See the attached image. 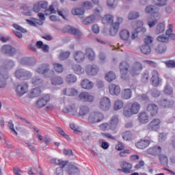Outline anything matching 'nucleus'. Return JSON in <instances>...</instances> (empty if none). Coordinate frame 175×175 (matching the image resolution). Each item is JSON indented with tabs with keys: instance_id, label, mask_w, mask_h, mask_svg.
Instances as JSON below:
<instances>
[{
	"instance_id": "f3484780",
	"label": "nucleus",
	"mask_w": 175,
	"mask_h": 175,
	"mask_svg": "<svg viewBox=\"0 0 175 175\" xmlns=\"http://www.w3.org/2000/svg\"><path fill=\"white\" fill-rule=\"evenodd\" d=\"M16 92L19 96H23L28 92V84L25 83H20L16 86Z\"/></svg>"
},
{
	"instance_id": "f257e3e1",
	"label": "nucleus",
	"mask_w": 175,
	"mask_h": 175,
	"mask_svg": "<svg viewBox=\"0 0 175 175\" xmlns=\"http://www.w3.org/2000/svg\"><path fill=\"white\" fill-rule=\"evenodd\" d=\"M101 19L103 24H111L109 29L111 36H116V35H117V32H118V29H120V24L124 21L122 18L118 17V22L113 23L114 21V16L111 14H107Z\"/></svg>"
},
{
	"instance_id": "cd10ccee",
	"label": "nucleus",
	"mask_w": 175,
	"mask_h": 175,
	"mask_svg": "<svg viewBox=\"0 0 175 175\" xmlns=\"http://www.w3.org/2000/svg\"><path fill=\"white\" fill-rule=\"evenodd\" d=\"M73 57L76 62H83L85 59V54L81 51H77L74 52Z\"/></svg>"
},
{
	"instance_id": "2f4dec72",
	"label": "nucleus",
	"mask_w": 175,
	"mask_h": 175,
	"mask_svg": "<svg viewBox=\"0 0 175 175\" xmlns=\"http://www.w3.org/2000/svg\"><path fill=\"white\" fill-rule=\"evenodd\" d=\"M81 87L84 90H91L94 87V83L88 79H83L81 83Z\"/></svg>"
},
{
	"instance_id": "37998d69",
	"label": "nucleus",
	"mask_w": 175,
	"mask_h": 175,
	"mask_svg": "<svg viewBox=\"0 0 175 175\" xmlns=\"http://www.w3.org/2000/svg\"><path fill=\"white\" fill-rule=\"evenodd\" d=\"M72 69L76 75H83L84 73V68L79 64H74Z\"/></svg>"
},
{
	"instance_id": "9b49d317",
	"label": "nucleus",
	"mask_w": 175,
	"mask_h": 175,
	"mask_svg": "<svg viewBox=\"0 0 175 175\" xmlns=\"http://www.w3.org/2000/svg\"><path fill=\"white\" fill-rule=\"evenodd\" d=\"M142 70H143V65L140 62H136L130 70L129 73L132 76H137V75H140Z\"/></svg>"
},
{
	"instance_id": "6e6d98bb",
	"label": "nucleus",
	"mask_w": 175,
	"mask_h": 175,
	"mask_svg": "<svg viewBox=\"0 0 175 175\" xmlns=\"http://www.w3.org/2000/svg\"><path fill=\"white\" fill-rule=\"evenodd\" d=\"M140 14L139 12L135 11H132L129 14L128 18L129 20H136V18H139Z\"/></svg>"
},
{
	"instance_id": "a211bd4d",
	"label": "nucleus",
	"mask_w": 175,
	"mask_h": 175,
	"mask_svg": "<svg viewBox=\"0 0 175 175\" xmlns=\"http://www.w3.org/2000/svg\"><path fill=\"white\" fill-rule=\"evenodd\" d=\"M1 51L4 54H8L10 57H13L16 55V49L10 44H5L1 47Z\"/></svg>"
},
{
	"instance_id": "c85d7f7f",
	"label": "nucleus",
	"mask_w": 175,
	"mask_h": 175,
	"mask_svg": "<svg viewBox=\"0 0 175 175\" xmlns=\"http://www.w3.org/2000/svg\"><path fill=\"white\" fill-rule=\"evenodd\" d=\"M109 91L111 95H120L121 94V88L120 86L116 85V84H110L109 86Z\"/></svg>"
},
{
	"instance_id": "4c0bfd02",
	"label": "nucleus",
	"mask_w": 175,
	"mask_h": 175,
	"mask_svg": "<svg viewBox=\"0 0 175 175\" xmlns=\"http://www.w3.org/2000/svg\"><path fill=\"white\" fill-rule=\"evenodd\" d=\"M167 28L168 29H167L165 34L167 36H168V39L175 40V34L173 33V25H168Z\"/></svg>"
},
{
	"instance_id": "58836bf2",
	"label": "nucleus",
	"mask_w": 175,
	"mask_h": 175,
	"mask_svg": "<svg viewBox=\"0 0 175 175\" xmlns=\"http://www.w3.org/2000/svg\"><path fill=\"white\" fill-rule=\"evenodd\" d=\"M141 81L144 84H147L150 81V72L144 71L141 76Z\"/></svg>"
},
{
	"instance_id": "864d4df0",
	"label": "nucleus",
	"mask_w": 175,
	"mask_h": 175,
	"mask_svg": "<svg viewBox=\"0 0 175 175\" xmlns=\"http://www.w3.org/2000/svg\"><path fill=\"white\" fill-rule=\"evenodd\" d=\"M165 23H159L156 28V33L159 35V33H163L165 32Z\"/></svg>"
},
{
	"instance_id": "e433bc0d",
	"label": "nucleus",
	"mask_w": 175,
	"mask_h": 175,
	"mask_svg": "<svg viewBox=\"0 0 175 175\" xmlns=\"http://www.w3.org/2000/svg\"><path fill=\"white\" fill-rule=\"evenodd\" d=\"M121 96L123 99H131L132 98V90L124 89L121 92Z\"/></svg>"
},
{
	"instance_id": "20e7f679",
	"label": "nucleus",
	"mask_w": 175,
	"mask_h": 175,
	"mask_svg": "<svg viewBox=\"0 0 175 175\" xmlns=\"http://www.w3.org/2000/svg\"><path fill=\"white\" fill-rule=\"evenodd\" d=\"M140 104L137 102L129 103L124 108L123 114L124 117H132L140 111Z\"/></svg>"
},
{
	"instance_id": "423d86ee",
	"label": "nucleus",
	"mask_w": 175,
	"mask_h": 175,
	"mask_svg": "<svg viewBox=\"0 0 175 175\" xmlns=\"http://www.w3.org/2000/svg\"><path fill=\"white\" fill-rule=\"evenodd\" d=\"M103 120H105V116L98 111H92L88 117V121L90 124H98V122H102Z\"/></svg>"
},
{
	"instance_id": "052dcab7",
	"label": "nucleus",
	"mask_w": 175,
	"mask_h": 175,
	"mask_svg": "<svg viewBox=\"0 0 175 175\" xmlns=\"http://www.w3.org/2000/svg\"><path fill=\"white\" fill-rule=\"evenodd\" d=\"M57 13L59 16H61V17H62V18L64 20H66V17H67L68 14H69V12L66 9H64L62 11L57 10Z\"/></svg>"
},
{
	"instance_id": "680f3d73",
	"label": "nucleus",
	"mask_w": 175,
	"mask_h": 175,
	"mask_svg": "<svg viewBox=\"0 0 175 175\" xmlns=\"http://www.w3.org/2000/svg\"><path fill=\"white\" fill-rule=\"evenodd\" d=\"M122 139L126 141L132 140V133L130 131H126L122 133Z\"/></svg>"
},
{
	"instance_id": "ddd939ff",
	"label": "nucleus",
	"mask_w": 175,
	"mask_h": 175,
	"mask_svg": "<svg viewBox=\"0 0 175 175\" xmlns=\"http://www.w3.org/2000/svg\"><path fill=\"white\" fill-rule=\"evenodd\" d=\"M136 26L137 29L135 30V32L132 33L131 39H136V37L137 36V34L139 32H146L147 31V29L146 27H143V21H138L136 22Z\"/></svg>"
},
{
	"instance_id": "a19ab883",
	"label": "nucleus",
	"mask_w": 175,
	"mask_h": 175,
	"mask_svg": "<svg viewBox=\"0 0 175 175\" xmlns=\"http://www.w3.org/2000/svg\"><path fill=\"white\" fill-rule=\"evenodd\" d=\"M66 81L68 84H73L77 81V77L73 74L68 75L66 77Z\"/></svg>"
},
{
	"instance_id": "69168bd1",
	"label": "nucleus",
	"mask_w": 175,
	"mask_h": 175,
	"mask_svg": "<svg viewBox=\"0 0 175 175\" xmlns=\"http://www.w3.org/2000/svg\"><path fill=\"white\" fill-rule=\"evenodd\" d=\"M70 129L74 131L75 133H77L78 135H81L82 133L80 131V130H79V127H77L75 124H70Z\"/></svg>"
},
{
	"instance_id": "dca6fc26",
	"label": "nucleus",
	"mask_w": 175,
	"mask_h": 175,
	"mask_svg": "<svg viewBox=\"0 0 175 175\" xmlns=\"http://www.w3.org/2000/svg\"><path fill=\"white\" fill-rule=\"evenodd\" d=\"M121 169H118V172L125 173V174H129L132 172V164L126 161H122L120 164Z\"/></svg>"
},
{
	"instance_id": "7ed1b4c3",
	"label": "nucleus",
	"mask_w": 175,
	"mask_h": 175,
	"mask_svg": "<svg viewBox=\"0 0 175 175\" xmlns=\"http://www.w3.org/2000/svg\"><path fill=\"white\" fill-rule=\"evenodd\" d=\"M14 66V62L9 61L3 66L0 67V88H5L6 87V80L9 79L8 70L12 69Z\"/></svg>"
},
{
	"instance_id": "49530a36",
	"label": "nucleus",
	"mask_w": 175,
	"mask_h": 175,
	"mask_svg": "<svg viewBox=\"0 0 175 175\" xmlns=\"http://www.w3.org/2000/svg\"><path fill=\"white\" fill-rule=\"evenodd\" d=\"M116 74L113 72V71H109L108 73L105 75V80L108 83H111V81H113V80H116Z\"/></svg>"
},
{
	"instance_id": "c03bdc74",
	"label": "nucleus",
	"mask_w": 175,
	"mask_h": 175,
	"mask_svg": "<svg viewBox=\"0 0 175 175\" xmlns=\"http://www.w3.org/2000/svg\"><path fill=\"white\" fill-rule=\"evenodd\" d=\"M51 83L53 85H61L64 84V79L61 77H55L51 79Z\"/></svg>"
},
{
	"instance_id": "bf43d9fd",
	"label": "nucleus",
	"mask_w": 175,
	"mask_h": 175,
	"mask_svg": "<svg viewBox=\"0 0 175 175\" xmlns=\"http://www.w3.org/2000/svg\"><path fill=\"white\" fill-rule=\"evenodd\" d=\"M159 159L163 165H167L169 160L167 159V157L165 154L159 155Z\"/></svg>"
},
{
	"instance_id": "13d9d810",
	"label": "nucleus",
	"mask_w": 175,
	"mask_h": 175,
	"mask_svg": "<svg viewBox=\"0 0 175 175\" xmlns=\"http://www.w3.org/2000/svg\"><path fill=\"white\" fill-rule=\"evenodd\" d=\"M57 11L54 9V6L50 5L48 9L44 10V14L46 16H50V14H54L56 13Z\"/></svg>"
},
{
	"instance_id": "b1692460",
	"label": "nucleus",
	"mask_w": 175,
	"mask_h": 175,
	"mask_svg": "<svg viewBox=\"0 0 175 175\" xmlns=\"http://www.w3.org/2000/svg\"><path fill=\"white\" fill-rule=\"evenodd\" d=\"M146 110L151 117H157L158 116V105L155 104H149Z\"/></svg>"
},
{
	"instance_id": "39448f33",
	"label": "nucleus",
	"mask_w": 175,
	"mask_h": 175,
	"mask_svg": "<svg viewBox=\"0 0 175 175\" xmlns=\"http://www.w3.org/2000/svg\"><path fill=\"white\" fill-rule=\"evenodd\" d=\"M118 122H120L118 116H114L111 118L109 123H102L98 126L100 130L103 131V132H106V131H116V129H117Z\"/></svg>"
},
{
	"instance_id": "8fccbe9b",
	"label": "nucleus",
	"mask_w": 175,
	"mask_h": 175,
	"mask_svg": "<svg viewBox=\"0 0 175 175\" xmlns=\"http://www.w3.org/2000/svg\"><path fill=\"white\" fill-rule=\"evenodd\" d=\"M174 102L173 101H169L167 100H163L161 101H160V106H161V107H172V106H173L174 105Z\"/></svg>"
},
{
	"instance_id": "e2e57ef3",
	"label": "nucleus",
	"mask_w": 175,
	"mask_h": 175,
	"mask_svg": "<svg viewBox=\"0 0 175 175\" xmlns=\"http://www.w3.org/2000/svg\"><path fill=\"white\" fill-rule=\"evenodd\" d=\"M32 59L30 57H25L21 59V64H22V65H32Z\"/></svg>"
},
{
	"instance_id": "de8ad7c7",
	"label": "nucleus",
	"mask_w": 175,
	"mask_h": 175,
	"mask_svg": "<svg viewBox=\"0 0 175 175\" xmlns=\"http://www.w3.org/2000/svg\"><path fill=\"white\" fill-rule=\"evenodd\" d=\"M156 51L158 54H163V53H166V46L163 44H159L155 49Z\"/></svg>"
},
{
	"instance_id": "9d476101",
	"label": "nucleus",
	"mask_w": 175,
	"mask_h": 175,
	"mask_svg": "<svg viewBox=\"0 0 175 175\" xmlns=\"http://www.w3.org/2000/svg\"><path fill=\"white\" fill-rule=\"evenodd\" d=\"M85 72L88 76H95L99 72V67L95 64H89L85 66Z\"/></svg>"
},
{
	"instance_id": "1a4fd4ad",
	"label": "nucleus",
	"mask_w": 175,
	"mask_h": 175,
	"mask_svg": "<svg viewBox=\"0 0 175 175\" xmlns=\"http://www.w3.org/2000/svg\"><path fill=\"white\" fill-rule=\"evenodd\" d=\"M15 76L19 80H29L32 77V74L29 71H25L23 69H18L15 71Z\"/></svg>"
},
{
	"instance_id": "774afa93",
	"label": "nucleus",
	"mask_w": 175,
	"mask_h": 175,
	"mask_svg": "<svg viewBox=\"0 0 175 175\" xmlns=\"http://www.w3.org/2000/svg\"><path fill=\"white\" fill-rule=\"evenodd\" d=\"M165 64L167 68H175V62L173 60L165 62Z\"/></svg>"
},
{
	"instance_id": "f03ea898",
	"label": "nucleus",
	"mask_w": 175,
	"mask_h": 175,
	"mask_svg": "<svg viewBox=\"0 0 175 175\" xmlns=\"http://www.w3.org/2000/svg\"><path fill=\"white\" fill-rule=\"evenodd\" d=\"M159 11V9L155 6L148 5L146 7L145 10L146 13L152 14V16L147 20V24L150 28L155 27L158 23V20L161 18V14L158 12Z\"/></svg>"
},
{
	"instance_id": "2eb2a0df",
	"label": "nucleus",
	"mask_w": 175,
	"mask_h": 175,
	"mask_svg": "<svg viewBox=\"0 0 175 175\" xmlns=\"http://www.w3.org/2000/svg\"><path fill=\"white\" fill-rule=\"evenodd\" d=\"M63 111L64 113H66L68 114H70V116L76 117V115L77 114V107H76V104H70L63 109Z\"/></svg>"
},
{
	"instance_id": "6e6552de",
	"label": "nucleus",
	"mask_w": 175,
	"mask_h": 175,
	"mask_svg": "<svg viewBox=\"0 0 175 175\" xmlns=\"http://www.w3.org/2000/svg\"><path fill=\"white\" fill-rule=\"evenodd\" d=\"M119 69L122 79H128L129 77V75H128L129 72V64L128 62L125 61L122 62L119 65Z\"/></svg>"
},
{
	"instance_id": "4d7b16f0",
	"label": "nucleus",
	"mask_w": 175,
	"mask_h": 175,
	"mask_svg": "<svg viewBox=\"0 0 175 175\" xmlns=\"http://www.w3.org/2000/svg\"><path fill=\"white\" fill-rule=\"evenodd\" d=\"M70 57V52L65 51L62 52L59 56V58L61 61H65V59H68V57Z\"/></svg>"
},
{
	"instance_id": "a878e982",
	"label": "nucleus",
	"mask_w": 175,
	"mask_h": 175,
	"mask_svg": "<svg viewBox=\"0 0 175 175\" xmlns=\"http://www.w3.org/2000/svg\"><path fill=\"white\" fill-rule=\"evenodd\" d=\"M79 99L81 100H83V102H94V96L91 95L90 93L87 92H83L81 93L79 96Z\"/></svg>"
},
{
	"instance_id": "5fc2aeb1",
	"label": "nucleus",
	"mask_w": 175,
	"mask_h": 175,
	"mask_svg": "<svg viewBox=\"0 0 175 175\" xmlns=\"http://www.w3.org/2000/svg\"><path fill=\"white\" fill-rule=\"evenodd\" d=\"M53 69L55 72H57V73H62V72H64V66L59 63L53 64Z\"/></svg>"
},
{
	"instance_id": "09e8293b",
	"label": "nucleus",
	"mask_w": 175,
	"mask_h": 175,
	"mask_svg": "<svg viewBox=\"0 0 175 175\" xmlns=\"http://www.w3.org/2000/svg\"><path fill=\"white\" fill-rule=\"evenodd\" d=\"M85 13V11L82 8H74L72 10V14L74 16H83Z\"/></svg>"
},
{
	"instance_id": "3c124183",
	"label": "nucleus",
	"mask_w": 175,
	"mask_h": 175,
	"mask_svg": "<svg viewBox=\"0 0 175 175\" xmlns=\"http://www.w3.org/2000/svg\"><path fill=\"white\" fill-rule=\"evenodd\" d=\"M96 17L94 15H92L86 18H85L83 21V24H84V25H88V24H92V23H94L96 20Z\"/></svg>"
},
{
	"instance_id": "338daca9",
	"label": "nucleus",
	"mask_w": 175,
	"mask_h": 175,
	"mask_svg": "<svg viewBox=\"0 0 175 175\" xmlns=\"http://www.w3.org/2000/svg\"><path fill=\"white\" fill-rule=\"evenodd\" d=\"M118 1L117 0H108L107 5L109 8H115L117 6Z\"/></svg>"
},
{
	"instance_id": "7c9ffc66",
	"label": "nucleus",
	"mask_w": 175,
	"mask_h": 175,
	"mask_svg": "<svg viewBox=\"0 0 175 175\" xmlns=\"http://www.w3.org/2000/svg\"><path fill=\"white\" fill-rule=\"evenodd\" d=\"M63 94L66 96H76L79 92L75 88H66L63 90Z\"/></svg>"
},
{
	"instance_id": "a18cd8bd",
	"label": "nucleus",
	"mask_w": 175,
	"mask_h": 175,
	"mask_svg": "<svg viewBox=\"0 0 175 175\" xmlns=\"http://www.w3.org/2000/svg\"><path fill=\"white\" fill-rule=\"evenodd\" d=\"M31 83L36 87H42V85H43V79L36 77L32 79Z\"/></svg>"
},
{
	"instance_id": "ea45409f",
	"label": "nucleus",
	"mask_w": 175,
	"mask_h": 175,
	"mask_svg": "<svg viewBox=\"0 0 175 175\" xmlns=\"http://www.w3.org/2000/svg\"><path fill=\"white\" fill-rule=\"evenodd\" d=\"M85 55L90 61H94L95 59V52H94L92 49L88 48L85 51Z\"/></svg>"
},
{
	"instance_id": "0eeeda50",
	"label": "nucleus",
	"mask_w": 175,
	"mask_h": 175,
	"mask_svg": "<svg viewBox=\"0 0 175 175\" xmlns=\"http://www.w3.org/2000/svg\"><path fill=\"white\" fill-rule=\"evenodd\" d=\"M144 44L141 46V51L142 54L148 55L150 53H151V46L150 44L154 42V40L152 39V37L148 36L144 39Z\"/></svg>"
},
{
	"instance_id": "603ef678",
	"label": "nucleus",
	"mask_w": 175,
	"mask_h": 175,
	"mask_svg": "<svg viewBox=\"0 0 175 175\" xmlns=\"http://www.w3.org/2000/svg\"><path fill=\"white\" fill-rule=\"evenodd\" d=\"M124 107V102L121 100H117L115 101L113 109L114 110H120V109H122Z\"/></svg>"
},
{
	"instance_id": "f8f14e48",
	"label": "nucleus",
	"mask_w": 175,
	"mask_h": 175,
	"mask_svg": "<svg viewBox=\"0 0 175 175\" xmlns=\"http://www.w3.org/2000/svg\"><path fill=\"white\" fill-rule=\"evenodd\" d=\"M111 107V103L110 102V98L107 97H103L100 100L99 109L100 110H109Z\"/></svg>"
},
{
	"instance_id": "aec40b11",
	"label": "nucleus",
	"mask_w": 175,
	"mask_h": 175,
	"mask_svg": "<svg viewBox=\"0 0 175 175\" xmlns=\"http://www.w3.org/2000/svg\"><path fill=\"white\" fill-rule=\"evenodd\" d=\"M146 152L149 155H153L154 157H157V155H159V154L162 152V148L160 146L156 145L149 148L146 150Z\"/></svg>"
},
{
	"instance_id": "5701e85b",
	"label": "nucleus",
	"mask_w": 175,
	"mask_h": 175,
	"mask_svg": "<svg viewBox=\"0 0 175 175\" xmlns=\"http://www.w3.org/2000/svg\"><path fill=\"white\" fill-rule=\"evenodd\" d=\"M48 6H49V3H47V1H39L33 5V10L36 13H39L41 9H47Z\"/></svg>"
},
{
	"instance_id": "f704fd0d",
	"label": "nucleus",
	"mask_w": 175,
	"mask_h": 175,
	"mask_svg": "<svg viewBox=\"0 0 175 175\" xmlns=\"http://www.w3.org/2000/svg\"><path fill=\"white\" fill-rule=\"evenodd\" d=\"M92 2L94 5H98V7L94 10V13L95 16H99L100 17V14H102V12L103 11V8L102 6L99 5V0H92Z\"/></svg>"
},
{
	"instance_id": "4468645a",
	"label": "nucleus",
	"mask_w": 175,
	"mask_h": 175,
	"mask_svg": "<svg viewBox=\"0 0 175 175\" xmlns=\"http://www.w3.org/2000/svg\"><path fill=\"white\" fill-rule=\"evenodd\" d=\"M49 102H50V96L45 94L36 103V106L38 109H42Z\"/></svg>"
},
{
	"instance_id": "4be33fe9",
	"label": "nucleus",
	"mask_w": 175,
	"mask_h": 175,
	"mask_svg": "<svg viewBox=\"0 0 175 175\" xmlns=\"http://www.w3.org/2000/svg\"><path fill=\"white\" fill-rule=\"evenodd\" d=\"M90 107L88 105H81L79 108V111H77L76 117H85V116H88V114H90Z\"/></svg>"
},
{
	"instance_id": "6ab92c4d",
	"label": "nucleus",
	"mask_w": 175,
	"mask_h": 175,
	"mask_svg": "<svg viewBox=\"0 0 175 175\" xmlns=\"http://www.w3.org/2000/svg\"><path fill=\"white\" fill-rule=\"evenodd\" d=\"M152 77L150 78V81L153 87H158L159 85V72L158 70H153L151 72Z\"/></svg>"
},
{
	"instance_id": "393cba45",
	"label": "nucleus",
	"mask_w": 175,
	"mask_h": 175,
	"mask_svg": "<svg viewBox=\"0 0 175 175\" xmlns=\"http://www.w3.org/2000/svg\"><path fill=\"white\" fill-rule=\"evenodd\" d=\"M64 32L71 33V35H74L75 36H81L82 35L80 30L73 28L72 26H66L64 29Z\"/></svg>"
},
{
	"instance_id": "bb28decb",
	"label": "nucleus",
	"mask_w": 175,
	"mask_h": 175,
	"mask_svg": "<svg viewBox=\"0 0 175 175\" xmlns=\"http://www.w3.org/2000/svg\"><path fill=\"white\" fill-rule=\"evenodd\" d=\"M151 142L148 139H140L138 142L135 143V147L139 150H144L150 146Z\"/></svg>"
},
{
	"instance_id": "72a5a7b5",
	"label": "nucleus",
	"mask_w": 175,
	"mask_h": 175,
	"mask_svg": "<svg viewBox=\"0 0 175 175\" xmlns=\"http://www.w3.org/2000/svg\"><path fill=\"white\" fill-rule=\"evenodd\" d=\"M50 70V66L46 64H44L40 65L38 68L37 69L38 73H40V75H44L47 73Z\"/></svg>"
},
{
	"instance_id": "c756f323",
	"label": "nucleus",
	"mask_w": 175,
	"mask_h": 175,
	"mask_svg": "<svg viewBox=\"0 0 175 175\" xmlns=\"http://www.w3.org/2000/svg\"><path fill=\"white\" fill-rule=\"evenodd\" d=\"M138 120L140 124H147L150 121V116L146 112H141L138 114Z\"/></svg>"
},
{
	"instance_id": "473e14b6",
	"label": "nucleus",
	"mask_w": 175,
	"mask_h": 175,
	"mask_svg": "<svg viewBox=\"0 0 175 175\" xmlns=\"http://www.w3.org/2000/svg\"><path fill=\"white\" fill-rule=\"evenodd\" d=\"M51 163L52 165H56L57 166L65 167L66 165H68V161H64L61 159L54 158L51 159Z\"/></svg>"
},
{
	"instance_id": "0e129e2a",
	"label": "nucleus",
	"mask_w": 175,
	"mask_h": 175,
	"mask_svg": "<svg viewBox=\"0 0 175 175\" xmlns=\"http://www.w3.org/2000/svg\"><path fill=\"white\" fill-rule=\"evenodd\" d=\"M79 168L75 167H72L66 170V172L68 174L70 175H74L75 173H79Z\"/></svg>"
},
{
	"instance_id": "c9c22d12",
	"label": "nucleus",
	"mask_w": 175,
	"mask_h": 175,
	"mask_svg": "<svg viewBox=\"0 0 175 175\" xmlns=\"http://www.w3.org/2000/svg\"><path fill=\"white\" fill-rule=\"evenodd\" d=\"M42 94V90L39 88H33L31 91L29 93L28 97L30 98H38Z\"/></svg>"
},
{
	"instance_id": "412c9836",
	"label": "nucleus",
	"mask_w": 175,
	"mask_h": 175,
	"mask_svg": "<svg viewBox=\"0 0 175 175\" xmlns=\"http://www.w3.org/2000/svg\"><path fill=\"white\" fill-rule=\"evenodd\" d=\"M148 128L151 131H158L161 128V120L158 118L153 119L148 124Z\"/></svg>"
},
{
	"instance_id": "79ce46f5",
	"label": "nucleus",
	"mask_w": 175,
	"mask_h": 175,
	"mask_svg": "<svg viewBox=\"0 0 175 175\" xmlns=\"http://www.w3.org/2000/svg\"><path fill=\"white\" fill-rule=\"evenodd\" d=\"M130 33L126 29H122L120 32V38L122 40H128L129 39Z\"/></svg>"
}]
</instances>
